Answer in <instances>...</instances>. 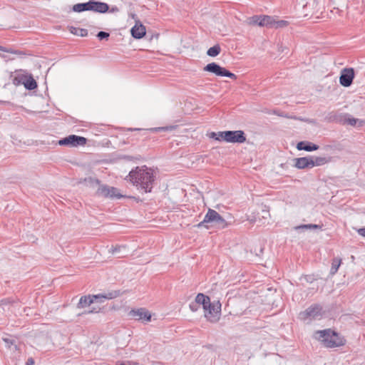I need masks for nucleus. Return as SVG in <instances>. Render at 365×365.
<instances>
[{"instance_id":"obj_1","label":"nucleus","mask_w":365,"mask_h":365,"mask_svg":"<svg viewBox=\"0 0 365 365\" xmlns=\"http://www.w3.org/2000/svg\"><path fill=\"white\" fill-rule=\"evenodd\" d=\"M126 179H128L133 185L139 187L145 192H150L152 190L155 176L151 168L144 166L142 168L137 167L135 170H132Z\"/></svg>"},{"instance_id":"obj_2","label":"nucleus","mask_w":365,"mask_h":365,"mask_svg":"<svg viewBox=\"0 0 365 365\" xmlns=\"http://www.w3.org/2000/svg\"><path fill=\"white\" fill-rule=\"evenodd\" d=\"M314 337L321 341L327 348H335L344 346L346 340L336 331L331 329L318 330L314 333Z\"/></svg>"},{"instance_id":"obj_3","label":"nucleus","mask_w":365,"mask_h":365,"mask_svg":"<svg viewBox=\"0 0 365 365\" xmlns=\"http://www.w3.org/2000/svg\"><path fill=\"white\" fill-rule=\"evenodd\" d=\"M205 223H213L217 228L224 229L230 223L227 222L217 211L209 208L203 220L197 225V227H205Z\"/></svg>"},{"instance_id":"obj_4","label":"nucleus","mask_w":365,"mask_h":365,"mask_svg":"<svg viewBox=\"0 0 365 365\" xmlns=\"http://www.w3.org/2000/svg\"><path fill=\"white\" fill-rule=\"evenodd\" d=\"M120 294L119 290H115L104 294L83 296L81 297L79 302L77 304V308L82 309L90 306L92 303H94L95 300L98 298H116L120 296Z\"/></svg>"},{"instance_id":"obj_5","label":"nucleus","mask_w":365,"mask_h":365,"mask_svg":"<svg viewBox=\"0 0 365 365\" xmlns=\"http://www.w3.org/2000/svg\"><path fill=\"white\" fill-rule=\"evenodd\" d=\"M204 71L214 73L217 76H225L234 80L237 79V76L235 73L215 62L207 64L204 67Z\"/></svg>"},{"instance_id":"obj_6","label":"nucleus","mask_w":365,"mask_h":365,"mask_svg":"<svg viewBox=\"0 0 365 365\" xmlns=\"http://www.w3.org/2000/svg\"><path fill=\"white\" fill-rule=\"evenodd\" d=\"M322 307L319 304H313L305 309L304 312H301L299 314V317L301 320H313L319 319L322 317Z\"/></svg>"},{"instance_id":"obj_7","label":"nucleus","mask_w":365,"mask_h":365,"mask_svg":"<svg viewBox=\"0 0 365 365\" xmlns=\"http://www.w3.org/2000/svg\"><path fill=\"white\" fill-rule=\"evenodd\" d=\"M87 139L84 137L76 135H70L59 140L58 145L68 147H77L79 145H85Z\"/></svg>"},{"instance_id":"obj_8","label":"nucleus","mask_w":365,"mask_h":365,"mask_svg":"<svg viewBox=\"0 0 365 365\" xmlns=\"http://www.w3.org/2000/svg\"><path fill=\"white\" fill-rule=\"evenodd\" d=\"M96 195L99 197H109V198H120L123 197L118 192V190L114 187H110L106 185H99L98 188L96 190Z\"/></svg>"},{"instance_id":"obj_9","label":"nucleus","mask_w":365,"mask_h":365,"mask_svg":"<svg viewBox=\"0 0 365 365\" xmlns=\"http://www.w3.org/2000/svg\"><path fill=\"white\" fill-rule=\"evenodd\" d=\"M205 311V317L211 322H216L220 319L221 312V304L217 301L215 304L210 302V307Z\"/></svg>"},{"instance_id":"obj_10","label":"nucleus","mask_w":365,"mask_h":365,"mask_svg":"<svg viewBox=\"0 0 365 365\" xmlns=\"http://www.w3.org/2000/svg\"><path fill=\"white\" fill-rule=\"evenodd\" d=\"M225 141L232 143H242L246 141V137L242 130L223 131Z\"/></svg>"},{"instance_id":"obj_11","label":"nucleus","mask_w":365,"mask_h":365,"mask_svg":"<svg viewBox=\"0 0 365 365\" xmlns=\"http://www.w3.org/2000/svg\"><path fill=\"white\" fill-rule=\"evenodd\" d=\"M354 78V70L352 68H345L341 71L339 83L344 87L350 86Z\"/></svg>"},{"instance_id":"obj_12","label":"nucleus","mask_w":365,"mask_h":365,"mask_svg":"<svg viewBox=\"0 0 365 365\" xmlns=\"http://www.w3.org/2000/svg\"><path fill=\"white\" fill-rule=\"evenodd\" d=\"M128 316L135 320H142L143 322H150L151 320V314L145 308H139L131 309Z\"/></svg>"},{"instance_id":"obj_13","label":"nucleus","mask_w":365,"mask_h":365,"mask_svg":"<svg viewBox=\"0 0 365 365\" xmlns=\"http://www.w3.org/2000/svg\"><path fill=\"white\" fill-rule=\"evenodd\" d=\"M109 10V5L105 2L90 0V11L105 14Z\"/></svg>"},{"instance_id":"obj_14","label":"nucleus","mask_w":365,"mask_h":365,"mask_svg":"<svg viewBox=\"0 0 365 365\" xmlns=\"http://www.w3.org/2000/svg\"><path fill=\"white\" fill-rule=\"evenodd\" d=\"M130 33L134 38L140 39L146 34V29L145 26L139 20H137L135 26L130 29Z\"/></svg>"},{"instance_id":"obj_15","label":"nucleus","mask_w":365,"mask_h":365,"mask_svg":"<svg viewBox=\"0 0 365 365\" xmlns=\"http://www.w3.org/2000/svg\"><path fill=\"white\" fill-rule=\"evenodd\" d=\"M294 166L298 169H306L313 168L312 157H302L294 158Z\"/></svg>"},{"instance_id":"obj_16","label":"nucleus","mask_w":365,"mask_h":365,"mask_svg":"<svg viewBox=\"0 0 365 365\" xmlns=\"http://www.w3.org/2000/svg\"><path fill=\"white\" fill-rule=\"evenodd\" d=\"M297 148L299 150L305 151H314L319 149V146L312 142L309 141H300L297 145Z\"/></svg>"},{"instance_id":"obj_17","label":"nucleus","mask_w":365,"mask_h":365,"mask_svg":"<svg viewBox=\"0 0 365 365\" xmlns=\"http://www.w3.org/2000/svg\"><path fill=\"white\" fill-rule=\"evenodd\" d=\"M195 301L198 304L199 306L202 305L204 310H207V307H210V297L202 293L197 294Z\"/></svg>"},{"instance_id":"obj_18","label":"nucleus","mask_w":365,"mask_h":365,"mask_svg":"<svg viewBox=\"0 0 365 365\" xmlns=\"http://www.w3.org/2000/svg\"><path fill=\"white\" fill-rule=\"evenodd\" d=\"M72 10L74 12L81 13L83 11H90V1L85 3H78L73 6Z\"/></svg>"},{"instance_id":"obj_19","label":"nucleus","mask_w":365,"mask_h":365,"mask_svg":"<svg viewBox=\"0 0 365 365\" xmlns=\"http://www.w3.org/2000/svg\"><path fill=\"white\" fill-rule=\"evenodd\" d=\"M2 340L6 343L8 348H11L14 346V350L18 349L17 342L18 339L16 337L11 336H7L6 337H3Z\"/></svg>"},{"instance_id":"obj_20","label":"nucleus","mask_w":365,"mask_h":365,"mask_svg":"<svg viewBox=\"0 0 365 365\" xmlns=\"http://www.w3.org/2000/svg\"><path fill=\"white\" fill-rule=\"evenodd\" d=\"M79 183H85L87 186L90 187H95L96 185H100V180L98 179L92 178V177H88L85 178H81L79 180Z\"/></svg>"},{"instance_id":"obj_21","label":"nucleus","mask_w":365,"mask_h":365,"mask_svg":"<svg viewBox=\"0 0 365 365\" xmlns=\"http://www.w3.org/2000/svg\"><path fill=\"white\" fill-rule=\"evenodd\" d=\"M331 158H326V157H315L312 158V164L313 167L314 166H321L325 165L329 162H331Z\"/></svg>"},{"instance_id":"obj_22","label":"nucleus","mask_w":365,"mask_h":365,"mask_svg":"<svg viewBox=\"0 0 365 365\" xmlns=\"http://www.w3.org/2000/svg\"><path fill=\"white\" fill-rule=\"evenodd\" d=\"M274 18L269 16H262V20L259 23V26H266L267 28H272L274 23Z\"/></svg>"},{"instance_id":"obj_23","label":"nucleus","mask_w":365,"mask_h":365,"mask_svg":"<svg viewBox=\"0 0 365 365\" xmlns=\"http://www.w3.org/2000/svg\"><path fill=\"white\" fill-rule=\"evenodd\" d=\"M343 117L344 116L341 114H338L336 113L331 112L327 115L326 120L328 122L342 123Z\"/></svg>"},{"instance_id":"obj_24","label":"nucleus","mask_w":365,"mask_h":365,"mask_svg":"<svg viewBox=\"0 0 365 365\" xmlns=\"http://www.w3.org/2000/svg\"><path fill=\"white\" fill-rule=\"evenodd\" d=\"M341 259L339 257H335L332 259L331 267V269H330L331 275H334L337 272V271L341 265Z\"/></svg>"},{"instance_id":"obj_25","label":"nucleus","mask_w":365,"mask_h":365,"mask_svg":"<svg viewBox=\"0 0 365 365\" xmlns=\"http://www.w3.org/2000/svg\"><path fill=\"white\" fill-rule=\"evenodd\" d=\"M220 51H221V48H220V45L216 44V45L213 46L212 47H210L207 51V55L209 56H211V57H215L220 54Z\"/></svg>"},{"instance_id":"obj_26","label":"nucleus","mask_w":365,"mask_h":365,"mask_svg":"<svg viewBox=\"0 0 365 365\" xmlns=\"http://www.w3.org/2000/svg\"><path fill=\"white\" fill-rule=\"evenodd\" d=\"M24 85L26 89L30 91L34 90L37 87V83L32 77L27 78L24 82Z\"/></svg>"},{"instance_id":"obj_27","label":"nucleus","mask_w":365,"mask_h":365,"mask_svg":"<svg viewBox=\"0 0 365 365\" xmlns=\"http://www.w3.org/2000/svg\"><path fill=\"white\" fill-rule=\"evenodd\" d=\"M262 20V16H253L251 18L248 19V24L250 25H258L259 26V23Z\"/></svg>"},{"instance_id":"obj_28","label":"nucleus","mask_w":365,"mask_h":365,"mask_svg":"<svg viewBox=\"0 0 365 365\" xmlns=\"http://www.w3.org/2000/svg\"><path fill=\"white\" fill-rule=\"evenodd\" d=\"M359 121V119L354 118H344L343 117V122L344 123H348L350 125L355 126L356 125V123Z\"/></svg>"},{"instance_id":"obj_29","label":"nucleus","mask_w":365,"mask_h":365,"mask_svg":"<svg viewBox=\"0 0 365 365\" xmlns=\"http://www.w3.org/2000/svg\"><path fill=\"white\" fill-rule=\"evenodd\" d=\"M321 229L322 226L319 225H314V224H307V225H302L296 227V229Z\"/></svg>"},{"instance_id":"obj_30","label":"nucleus","mask_w":365,"mask_h":365,"mask_svg":"<svg viewBox=\"0 0 365 365\" xmlns=\"http://www.w3.org/2000/svg\"><path fill=\"white\" fill-rule=\"evenodd\" d=\"M287 25V22L286 21H283V20L276 21L275 19H274L272 28H274V29L283 28V27L286 26Z\"/></svg>"},{"instance_id":"obj_31","label":"nucleus","mask_w":365,"mask_h":365,"mask_svg":"<svg viewBox=\"0 0 365 365\" xmlns=\"http://www.w3.org/2000/svg\"><path fill=\"white\" fill-rule=\"evenodd\" d=\"M173 127L172 126H165V127H157V128H152L148 129V130L151 132H159V131H167V130H173Z\"/></svg>"},{"instance_id":"obj_32","label":"nucleus","mask_w":365,"mask_h":365,"mask_svg":"<svg viewBox=\"0 0 365 365\" xmlns=\"http://www.w3.org/2000/svg\"><path fill=\"white\" fill-rule=\"evenodd\" d=\"M223 132H218L217 133H212V137L214 138L215 140H225V137H224V134H222Z\"/></svg>"},{"instance_id":"obj_33","label":"nucleus","mask_w":365,"mask_h":365,"mask_svg":"<svg viewBox=\"0 0 365 365\" xmlns=\"http://www.w3.org/2000/svg\"><path fill=\"white\" fill-rule=\"evenodd\" d=\"M110 36V34L106 31H99L97 34V37L99 40L107 39Z\"/></svg>"},{"instance_id":"obj_34","label":"nucleus","mask_w":365,"mask_h":365,"mask_svg":"<svg viewBox=\"0 0 365 365\" xmlns=\"http://www.w3.org/2000/svg\"><path fill=\"white\" fill-rule=\"evenodd\" d=\"M190 307V309L192 312H196L200 308V306L198 305V304L195 301V302H192L189 305Z\"/></svg>"},{"instance_id":"obj_35","label":"nucleus","mask_w":365,"mask_h":365,"mask_svg":"<svg viewBox=\"0 0 365 365\" xmlns=\"http://www.w3.org/2000/svg\"><path fill=\"white\" fill-rule=\"evenodd\" d=\"M121 248H125V246H123L122 245V246L112 247L110 250V252H111L112 254H115L118 252H119Z\"/></svg>"},{"instance_id":"obj_36","label":"nucleus","mask_w":365,"mask_h":365,"mask_svg":"<svg viewBox=\"0 0 365 365\" xmlns=\"http://www.w3.org/2000/svg\"><path fill=\"white\" fill-rule=\"evenodd\" d=\"M0 51H4V52H6V53H16V51H14L12 49H9L6 47H4V46H0Z\"/></svg>"},{"instance_id":"obj_37","label":"nucleus","mask_w":365,"mask_h":365,"mask_svg":"<svg viewBox=\"0 0 365 365\" xmlns=\"http://www.w3.org/2000/svg\"><path fill=\"white\" fill-rule=\"evenodd\" d=\"M118 365H138V364L135 361H122L120 362L119 364Z\"/></svg>"},{"instance_id":"obj_38","label":"nucleus","mask_w":365,"mask_h":365,"mask_svg":"<svg viewBox=\"0 0 365 365\" xmlns=\"http://www.w3.org/2000/svg\"><path fill=\"white\" fill-rule=\"evenodd\" d=\"M279 115L282 116V117H284V118H292V119H295V120H301L300 118H297V116H291V115H289L288 114H281Z\"/></svg>"},{"instance_id":"obj_39","label":"nucleus","mask_w":365,"mask_h":365,"mask_svg":"<svg viewBox=\"0 0 365 365\" xmlns=\"http://www.w3.org/2000/svg\"><path fill=\"white\" fill-rule=\"evenodd\" d=\"M108 11L110 13H116L119 11V9L116 6H112L110 9L109 8Z\"/></svg>"},{"instance_id":"obj_40","label":"nucleus","mask_w":365,"mask_h":365,"mask_svg":"<svg viewBox=\"0 0 365 365\" xmlns=\"http://www.w3.org/2000/svg\"><path fill=\"white\" fill-rule=\"evenodd\" d=\"M26 365H34V359L31 357L29 358L26 362Z\"/></svg>"},{"instance_id":"obj_41","label":"nucleus","mask_w":365,"mask_h":365,"mask_svg":"<svg viewBox=\"0 0 365 365\" xmlns=\"http://www.w3.org/2000/svg\"><path fill=\"white\" fill-rule=\"evenodd\" d=\"M358 233L362 236V237H365V227H363V228H360L358 230Z\"/></svg>"},{"instance_id":"obj_42","label":"nucleus","mask_w":365,"mask_h":365,"mask_svg":"<svg viewBox=\"0 0 365 365\" xmlns=\"http://www.w3.org/2000/svg\"><path fill=\"white\" fill-rule=\"evenodd\" d=\"M112 299L113 298H98L97 299L95 300V302H103L106 299Z\"/></svg>"},{"instance_id":"obj_43","label":"nucleus","mask_w":365,"mask_h":365,"mask_svg":"<svg viewBox=\"0 0 365 365\" xmlns=\"http://www.w3.org/2000/svg\"><path fill=\"white\" fill-rule=\"evenodd\" d=\"M81 34L80 36H84L87 35V30L86 29H80Z\"/></svg>"},{"instance_id":"obj_44","label":"nucleus","mask_w":365,"mask_h":365,"mask_svg":"<svg viewBox=\"0 0 365 365\" xmlns=\"http://www.w3.org/2000/svg\"><path fill=\"white\" fill-rule=\"evenodd\" d=\"M158 37H159V34H155L151 36V37L150 38V41L153 40V38L158 39Z\"/></svg>"},{"instance_id":"obj_45","label":"nucleus","mask_w":365,"mask_h":365,"mask_svg":"<svg viewBox=\"0 0 365 365\" xmlns=\"http://www.w3.org/2000/svg\"><path fill=\"white\" fill-rule=\"evenodd\" d=\"M130 16H131L132 19H135V21H137V20H138V19H138V17H137L136 14H130Z\"/></svg>"},{"instance_id":"obj_46","label":"nucleus","mask_w":365,"mask_h":365,"mask_svg":"<svg viewBox=\"0 0 365 365\" xmlns=\"http://www.w3.org/2000/svg\"><path fill=\"white\" fill-rule=\"evenodd\" d=\"M98 311H96L95 308H93L92 310H90L88 311L87 313L90 314V313H94V312H98Z\"/></svg>"},{"instance_id":"obj_47","label":"nucleus","mask_w":365,"mask_h":365,"mask_svg":"<svg viewBox=\"0 0 365 365\" xmlns=\"http://www.w3.org/2000/svg\"><path fill=\"white\" fill-rule=\"evenodd\" d=\"M71 29H72V30H71V33H73V34H78L76 33V32H74V31H73V30H76V31H77V30H76V29H75V28H73V27H72Z\"/></svg>"}]
</instances>
